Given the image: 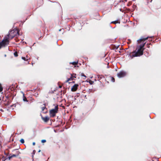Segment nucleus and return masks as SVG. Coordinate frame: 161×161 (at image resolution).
<instances>
[{
	"mask_svg": "<svg viewBox=\"0 0 161 161\" xmlns=\"http://www.w3.org/2000/svg\"><path fill=\"white\" fill-rule=\"evenodd\" d=\"M146 43V42L142 44H141L140 46L137 47L138 50L137 51H135L132 52V54L131 55V56H132V57L139 56L143 54V51L144 49H143V48L144 47Z\"/></svg>",
	"mask_w": 161,
	"mask_h": 161,
	"instance_id": "obj_1",
	"label": "nucleus"
},
{
	"mask_svg": "<svg viewBox=\"0 0 161 161\" xmlns=\"http://www.w3.org/2000/svg\"><path fill=\"white\" fill-rule=\"evenodd\" d=\"M9 35H7L6 37L4 38L0 43L3 47H5L7 46L9 43Z\"/></svg>",
	"mask_w": 161,
	"mask_h": 161,
	"instance_id": "obj_2",
	"label": "nucleus"
},
{
	"mask_svg": "<svg viewBox=\"0 0 161 161\" xmlns=\"http://www.w3.org/2000/svg\"><path fill=\"white\" fill-rule=\"evenodd\" d=\"M19 35V31L16 28L11 31V39Z\"/></svg>",
	"mask_w": 161,
	"mask_h": 161,
	"instance_id": "obj_3",
	"label": "nucleus"
},
{
	"mask_svg": "<svg viewBox=\"0 0 161 161\" xmlns=\"http://www.w3.org/2000/svg\"><path fill=\"white\" fill-rule=\"evenodd\" d=\"M58 105L55 106V108L51 109L50 111V116L51 117H54L56 115V114L58 112Z\"/></svg>",
	"mask_w": 161,
	"mask_h": 161,
	"instance_id": "obj_4",
	"label": "nucleus"
},
{
	"mask_svg": "<svg viewBox=\"0 0 161 161\" xmlns=\"http://www.w3.org/2000/svg\"><path fill=\"white\" fill-rule=\"evenodd\" d=\"M20 153L19 152L18 149H15L12 151V152L11 153V158L18 156Z\"/></svg>",
	"mask_w": 161,
	"mask_h": 161,
	"instance_id": "obj_5",
	"label": "nucleus"
},
{
	"mask_svg": "<svg viewBox=\"0 0 161 161\" xmlns=\"http://www.w3.org/2000/svg\"><path fill=\"white\" fill-rule=\"evenodd\" d=\"M117 75L119 78H120L125 76L126 75V73L125 72L122 71L118 73Z\"/></svg>",
	"mask_w": 161,
	"mask_h": 161,
	"instance_id": "obj_6",
	"label": "nucleus"
},
{
	"mask_svg": "<svg viewBox=\"0 0 161 161\" xmlns=\"http://www.w3.org/2000/svg\"><path fill=\"white\" fill-rule=\"evenodd\" d=\"M152 37H150V38H152ZM150 37H147L145 38L143 36H142L141 37V38L137 40V42L138 43H141L142 41H144L145 40L148 39V38H149Z\"/></svg>",
	"mask_w": 161,
	"mask_h": 161,
	"instance_id": "obj_7",
	"label": "nucleus"
},
{
	"mask_svg": "<svg viewBox=\"0 0 161 161\" xmlns=\"http://www.w3.org/2000/svg\"><path fill=\"white\" fill-rule=\"evenodd\" d=\"M79 86V85L78 84H75L71 88V91L72 92L75 91L78 88V87Z\"/></svg>",
	"mask_w": 161,
	"mask_h": 161,
	"instance_id": "obj_8",
	"label": "nucleus"
},
{
	"mask_svg": "<svg viewBox=\"0 0 161 161\" xmlns=\"http://www.w3.org/2000/svg\"><path fill=\"white\" fill-rule=\"evenodd\" d=\"M42 112L43 113H47V110L46 108L45 105H44L42 107Z\"/></svg>",
	"mask_w": 161,
	"mask_h": 161,
	"instance_id": "obj_9",
	"label": "nucleus"
},
{
	"mask_svg": "<svg viewBox=\"0 0 161 161\" xmlns=\"http://www.w3.org/2000/svg\"><path fill=\"white\" fill-rule=\"evenodd\" d=\"M42 119L45 122H47L49 119V118L47 116H46L44 117H42Z\"/></svg>",
	"mask_w": 161,
	"mask_h": 161,
	"instance_id": "obj_10",
	"label": "nucleus"
},
{
	"mask_svg": "<svg viewBox=\"0 0 161 161\" xmlns=\"http://www.w3.org/2000/svg\"><path fill=\"white\" fill-rule=\"evenodd\" d=\"M10 160V155L7 156L5 157V159H4V160Z\"/></svg>",
	"mask_w": 161,
	"mask_h": 161,
	"instance_id": "obj_11",
	"label": "nucleus"
},
{
	"mask_svg": "<svg viewBox=\"0 0 161 161\" xmlns=\"http://www.w3.org/2000/svg\"><path fill=\"white\" fill-rule=\"evenodd\" d=\"M78 62L77 61V62H73L72 63H70V64H72L74 65H75L77 64H78Z\"/></svg>",
	"mask_w": 161,
	"mask_h": 161,
	"instance_id": "obj_12",
	"label": "nucleus"
},
{
	"mask_svg": "<svg viewBox=\"0 0 161 161\" xmlns=\"http://www.w3.org/2000/svg\"><path fill=\"white\" fill-rule=\"evenodd\" d=\"M73 79V78L71 76V77H70V78H68L67 79V80L66 81V82H69L70 80H72Z\"/></svg>",
	"mask_w": 161,
	"mask_h": 161,
	"instance_id": "obj_13",
	"label": "nucleus"
},
{
	"mask_svg": "<svg viewBox=\"0 0 161 161\" xmlns=\"http://www.w3.org/2000/svg\"><path fill=\"white\" fill-rule=\"evenodd\" d=\"M22 59L23 60H24V61H27L29 59H30V58H26L25 57H22Z\"/></svg>",
	"mask_w": 161,
	"mask_h": 161,
	"instance_id": "obj_14",
	"label": "nucleus"
},
{
	"mask_svg": "<svg viewBox=\"0 0 161 161\" xmlns=\"http://www.w3.org/2000/svg\"><path fill=\"white\" fill-rule=\"evenodd\" d=\"M3 87L1 83H0V92H2L3 90Z\"/></svg>",
	"mask_w": 161,
	"mask_h": 161,
	"instance_id": "obj_15",
	"label": "nucleus"
},
{
	"mask_svg": "<svg viewBox=\"0 0 161 161\" xmlns=\"http://www.w3.org/2000/svg\"><path fill=\"white\" fill-rule=\"evenodd\" d=\"M76 74H73L71 75V76L72 77V78L73 77L76 78Z\"/></svg>",
	"mask_w": 161,
	"mask_h": 161,
	"instance_id": "obj_16",
	"label": "nucleus"
},
{
	"mask_svg": "<svg viewBox=\"0 0 161 161\" xmlns=\"http://www.w3.org/2000/svg\"><path fill=\"white\" fill-rule=\"evenodd\" d=\"M14 55L15 57H17L18 56V53L17 52H16L14 53Z\"/></svg>",
	"mask_w": 161,
	"mask_h": 161,
	"instance_id": "obj_17",
	"label": "nucleus"
},
{
	"mask_svg": "<svg viewBox=\"0 0 161 161\" xmlns=\"http://www.w3.org/2000/svg\"><path fill=\"white\" fill-rule=\"evenodd\" d=\"M20 141L22 143H24V140L23 139H21Z\"/></svg>",
	"mask_w": 161,
	"mask_h": 161,
	"instance_id": "obj_18",
	"label": "nucleus"
},
{
	"mask_svg": "<svg viewBox=\"0 0 161 161\" xmlns=\"http://www.w3.org/2000/svg\"><path fill=\"white\" fill-rule=\"evenodd\" d=\"M80 75L81 76L84 77L85 78L86 77V76L83 73H81Z\"/></svg>",
	"mask_w": 161,
	"mask_h": 161,
	"instance_id": "obj_19",
	"label": "nucleus"
},
{
	"mask_svg": "<svg viewBox=\"0 0 161 161\" xmlns=\"http://www.w3.org/2000/svg\"><path fill=\"white\" fill-rule=\"evenodd\" d=\"M23 100L24 101H27V100L26 98L24 96V98H23Z\"/></svg>",
	"mask_w": 161,
	"mask_h": 161,
	"instance_id": "obj_20",
	"label": "nucleus"
},
{
	"mask_svg": "<svg viewBox=\"0 0 161 161\" xmlns=\"http://www.w3.org/2000/svg\"><path fill=\"white\" fill-rule=\"evenodd\" d=\"M118 23V22L117 21H113L111 22V23H114V24H116L117 23Z\"/></svg>",
	"mask_w": 161,
	"mask_h": 161,
	"instance_id": "obj_21",
	"label": "nucleus"
},
{
	"mask_svg": "<svg viewBox=\"0 0 161 161\" xmlns=\"http://www.w3.org/2000/svg\"><path fill=\"white\" fill-rule=\"evenodd\" d=\"M111 80H112V81H113V82H114L115 80H114V79L113 77H112Z\"/></svg>",
	"mask_w": 161,
	"mask_h": 161,
	"instance_id": "obj_22",
	"label": "nucleus"
},
{
	"mask_svg": "<svg viewBox=\"0 0 161 161\" xmlns=\"http://www.w3.org/2000/svg\"><path fill=\"white\" fill-rule=\"evenodd\" d=\"M42 143L45 142H46V140H42L41 141Z\"/></svg>",
	"mask_w": 161,
	"mask_h": 161,
	"instance_id": "obj_23",
	"label": "nucleus"
},
{
	"mask_svg": "<svg viewBox=\"0 0 161 161\" xmlns=\"http://www.w3.org/2000/svg\"><path fill=\"white\" fill-rule=\"evenodd\" d=\"M2 47V45L0 43V49L2 48V47Z\"/></svg>",
	"mask_w": 161,
	"mask_h": 161,
	"instance_id": "obj_24",
	"label": "nucleus"
},
{
	"mask_svg": "<svg viewBox=\"0 0 161 161\" xmlns=\"http://www.w3.org/2000/svg\"><path fill=\"white\" fill-rule=\"evenodd\" d=\"M29 58V57H28V56H26V58Z\"/></svg>",
	"mask_w": 161,
	"mask_h": 161,
	"instance_id": "obj_25",
	"label": "nucleus"
},
{
	"mask_svg": "<svg viewBox=\"0 0 161 161\" xmlns=\"http://www.w3.org/2000/svg\"><path fill=\"white\" fill-rule=\"evenodd\" d=\"M35 142H33V145H35Z\"/></svg>",
	"mask_w": 161,
	"mask_h": 161,
	"instance_id": "obj_26",
	"label": "nucleus"
},
{
	"mask_svg": "<svg viewBox=\"0 0 161 161\" xmlns=\"http://www.w3.org/2000/svg\"><path fill=\"white\" fill-rule=\"evenodd\" d=\"M62 87V86H59V87L60 88H61Z\"/></svg>",
	"mask_w": 161,
	"mask_h": 161,
	"instance_id": "obj_27",
	"label": "nucleus"
},
{
	"mask_svg": "<svg viewBox=\"0 0 161 161\" xmlns=\"http://www.w3.org/2000/svg\"><path fill=\"white\" fill-rule=\"evenodd\" d=\"M40 151H41V150H39V151H38V152H40Z\"/></svg>",
	"mask_w": 161,
	"mask_h": 161,
	"instance_id": "obj_28",
	"label": "nucleus"
},
{
	"mask_svg": "<svg viewBox=\"0 0 161 161\" xmlns=\"http://www.w3.org/2000/svg\"><path fill=\"white\" fill-rule=\"evenodd\" d=\"M6 54H5V57H6Z\"/></svg>",
	"mask_w": 161,
	"mask_h": 161,
	"instance_id": "obj_29",
	"label": "nucleus"
},
{
	"mask_svg": "<svg viewBox=\"0 0 161 161\" xmlns=\"http://www.w3.org/2000/svg\"><path fill=\"white\" fill-rule=\"evenodd\" d=\"M92 82L90 83V84H92Z\"/></svg>",
	"mask_w": 161,
	"mask_h": 161,
	"instance_id": "obj_30",
	"label": "nucleus"
},
{
	"mask_svg": "<svg viewBox=\"0 0 161 161\" xmlns=\"http://www.w3.org/2000/svg\"><path fill=\"white\" fill-rule=\"evenodd\" d=\"M92 82L90 83V84H92Z\"/></svg>",
	"mask_w": 161,
	"mask_h": 161,
	"instance_id": "obj_31",
	"label": "nucleus"
}]
</instances>
